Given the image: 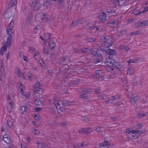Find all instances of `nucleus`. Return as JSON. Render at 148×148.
<instances>
[{
    "instance_id": "nucleus-8",
    "label": "nucleus",
    "mask_w": 148,
    "mask_h": 148,
    "mask_svg": "<svg viewBox=\"0 0 148 148\" xmlns=\"http://www.w3.org/2000/svg\"><path fill=\"white\" fill-rule=\"evenodd\" d=\"M99 148H110V146L108 141H105L99 144Z\"/></svg>"
},
{
    "instance_id": "nucleus-19",
    "label": "nucleus",
    "mask_w": 148,
    "mask_h": 148,
    "mask_svg": "<svg viewBox=\"0 0 148 148\" xmlns=\"http://www.w3.org/2000/svg\"><path fill=\"white\" fill-rule=\"evenodd\" d=\"M4 141L7 143H9L10 142V138L8 137L7 134H4L3 136Z\"/></svg>"
},
{
    "instance_id": "nucleus-53",
    "label": "nucleus",
    "mask_w": 148,
    "mask_h": 148,
    "mask_svg": "<svg viewBox=\"0 0 148 148\" xmlns=\"http://www.w3.org/2000/svg\"><path fill=\"white\" fill-rule=\"evenodd\" d=\"M108 98L109 99V100L105 101V103L107 104L112 103V98L110 97H108Z\"/></svg>"
},
{
    "instance_id": "nucleus-12",
    "label": "nucleus",
    "mask_w": 148,
    "mask_h": 148,
    "mask_svg": "<svg viewBox=\"0 0 148 148\" xmlns=\"http://www.w3.org/2000/svg\"><path fill=\"white\" fill-rule=\"evenodd\" d=\"M143 34V30H140L138 31H136L134 32H132L130 33V35L132 36H134L136 35H140Z\"/></svg>"
},
{
    "instance_id": "nucleus-55",
    "label": "nucleus",
    "mask_w": 148,
    "mask_h": 148,
    "mask_svg": "<svg viewBox=\"0 0 148 148\" xmlns=\"http://www.w3.org/2000/svg\"><path fill=\"white\" fill-rule=\"evenodd\" d=\"M92 4V3L90 1H87L85 3V5L87 6H88Z\"/></svg>"
},
{
    "instance_id": "nucleus-58",
    "label": "nucleus",
    "mask_w": 148,
    "mask_h": 148,
    "mask_svg": "<svg viewBox=\"0 0 148 148\" xmlns=\"http://www.w3.org/2000/svg\"><path fill=\"white\" fill-rule=\"evenodd\" d=\"M88 144L87 142H83L82 144L81 145L80 144V147H84L88 145Z\"/></svg>"
},
{
    "instance_id": "nucleus-35",
    "label": "nucleus",
    "mask_w": 148,
    "mask_h": 148,
    "mask_svg": "<svg viewBox=\"0 0 148 148\" xmlns=\"http://www.w3.org/2000/svg\"><path fill=\"white\" fill-rule=\"evenodd\" d=\"M14 25V21L12 20L8 26L7 29H12Z\"/></svg>"
},
{
    "instance_id": "nucleus-51",
    "label": "nucleus",
    "mask_w": 148,
    "mask_h": 148,
    "mask_svg": "<svg viewBox=\"0 0 148 148\" xmlns=\"http://www.w3.org/2000/svg\"><path fill=\"white\" fill-rule=\"evenodd\" d=\"M43 52L46 55H48L49 54V51L47 49L45 48V47H44L43 49Z\"/></svg>"
},
{
    "instance_id": "nucleus-57",
    "label": "nucleus",
    "mask_w": 148,
    "mask_h": 148,
    "mask_svg": "<svg viewBox=\"0 0 148 148\" xmlns=\"http://www.w3.org/2000/svg\"><path fill=\"white\" fill-rule=\"evenodd\" d=\"M12 124V122L10 120H9L7 121V124L8 127H11Z\"/></svg>"
},
{
    "instance_id": "nucleus-38",
    "label": "nucleus",
    "mask_w": 148,
    "mask_h": 148,
    "mask_svg": "<svg viewBox=\"0 0 148 148\" xmlns=\"http://www.w3.org/2000/svg\"><path fill=\"white\" fill-rule=\"evenodd\" d=\"M79 97L82 99H88L86 93H83L79 95Z\"/></svg>"
},
{
    "instance_id": "nucleus-64",
    "label": "nucleus",
    "mask_w": 148,
    "mask_h": 148,
    "mask_svg": "<svg viewBox=\"0 0 148 148\" xmlns=\"http://www.w3.org/2000/svg\"><path fill=\"white\" fill-rule=\"evenodd\" d=\"M43 15H44V21L47 20L48 19V18L47 16V14H46L43 13Z\"/></svg>"
},
{
    "instance_id": "nucleus-46",
    "label": "nucleus",
    "mask_w": 148,
    "mask_h": 148,
    "mask_svg": "<svg viewBox=\"0 0 148 148\" xmlns=\"http://www.w3.org/2000/svg\"><path fill=\"white\" fill-rule=\"evenodd\" d=\"M102 38L104 40L103 41H109L110 38V37L107 36H103Z\"/></svg>"
},
{
    "instance_id": "nucleus-25",
    "label": "nucleus",
    "mask_w": 148,
    "mask_h": 148,
    "mask_svg": "<svg viewBox=\"0 0 148 148\" xmlns=\"http://www.w3.org/2000/svg\"><path fill=\"white\" fill-rule=\"evenodd\" d=\"M91 51V49L88 48H86L81 49V51L83 53H89Z\"/></svg>"
},
{
    "instance_id": "nucleus-37",
    "label": "nucleus",
    "mask_w": 148,
    "mask_h": 148,
    "mask_svg": "<svg viewBox=\"0 0 148 148\" xmlns=\"http://www.w3.org/2000/svg\"><path fill=\"white\" fill-rule=\"evenodd\" d=\"M112 61V60L110 59H106L105 60V61L104 62L107 65H109L110 64H111V62Z\"/></svg>"
},
{
    "instance_id": "nucleus-44",
    "label": "nucleus",
    "mask_w": 148,
    "mask_h": 148,
    "mask_svg": "<svg viewBox=\"0 0 148 148\" xmlns=\"http://www.w3.org/2000/svg\"><path fill=\"white\" fill-rule=\"evenodd\" d=\"M142 27L147 26L148 25V22L147 21L145 20L143 22H141Z\"/></svg>"
},
{
    "instance_id": "nucleus-22",
    "label": "nucleus",
    "mask_w": 148,
    "mask_h": 148,
    "mask_svg": "<svg viewBox=\"0 0 148 148\" xmlns=\"http://www.w3.org/2000/svg\"><path fill=\"white\" fill-rule=\"evenodd\" d=\"M84 23H83L82 22V19H79L73 22V25L74 26H76L78 25V23L84 24Z\"/></svg>"
},
{
    "instance_id": "nucleus-17",
    "label": "nucleus",
    "mask_w": 148,
    "mask_h": 148,
    "mask_svg": "<svg viewBox=\"0 0 148 148\" xmlns=\"http://www.w3.org/2000/svg\"><path fill=\"white\" fill-rule=\"evenodd\" d=\"M106 52L110 55L113 56L115 55V51L114 49H108L106 51Z\"/></svg>"
},
{
    "instance_id": "nucleus-24",
    "label": "nucleus",
    "mask_w": 148,
    "mask_h": 148,
    "mask_svg": "<svg viewBox=\"0 0 148 148\" xmlns=\"http://www.w3.org/2000/svg\"><path fill=\"white\" fill-rule=\"evenodd\" d=\"M7 31L8 34L9 36H12V35L13 34L14 31L12 29H6Z\"/></svg>"
},
{
    "instance_id": "nucleus-45",
    "label": "nucleus",
    "mask_w": 148,
    "mask_h": 148,
    "mask_svg": "<svg viewBox=\"0 0 148 148\" xmlns=\"http://www.w3.org/2000/svg\"><path fill=\"white\" fill-rule=\"evenodd\" d=\"M38 148H46V147L42 144V143H37Z\"/></svg>"
},
{
    "instance_id": "nucleus-30",
    "label": "nucleus",
    "mask_w": 148,
    "mask_h": 148,
    "mask_svg": "<svg viewBox=\"0 0 148 148\" xmlns=\"http://www.w3.org/2000/svg\"><path fill=\"white\" fill-rule=\"evenodd\" d=\"M16 4V2L15 0H11L9 3L8 5L9 6L12 7L15 6Z\"/></svg>"
},
{
    "instance_id": "nucleus-7",
    "label": "nucleus",
    "mask_w": 148,
    "mask_h": 148,
    "mask_svg": "<svg viewBox=\"0 0 148 148\" xmlns=\"http://www.w3.org/2000/svg\"><path fill=\"white\" fill-rule=\"evenodd\" d=\"M119 21L118 19L113 20L112 22L107 23L108 26L110 27H115L119 24Z\"/></svg>"
},
{
    "instance_id": "nucleus-63",
    "label": "nucleus",
    "mask_w": 148,
    "mask_h": 148,
    "mask_svg": "<svg viewBox=\"0 0 148 148\" xmlns=\"http://www.w3.org/2000/svg\"><path fill=\"white\" fill-rule=\"evenodd\" d=\"M34 131L33 132L34 134L36 135H38L39 134V131L38 130L35 129Z\"/></svg>"
},
{
    "instance_id": "nucleus-59",
    "label": "nucleus",
    "mask_w": 148,
    "mask_h": 148,
    "mask_svg": "<svg viewBox=\"0 0 148 148\" xmlns=\"http://www.w3.org/2000/svg\"><path fill=\"white\" fill-rule=\"evenodd\" d=\"M95 92L97 94H98L101 93V91L100 90L99 88H97L95 89Z\"/></svg>"
},
{
    "instance_id": "nucleus-29",
    "label": "nucleus",
    "mask_w": 148,
    "mask_h": 148,
    "mask_svg": "<svg viewBox=\"0 0 148 148\" xmlns=\"http://www.w3.org/2000/svg\"><path fill=\"white\" fill-rule=\"evenodd\" d=\"M126 34V31L125 30H122L119 32L118 35L119 36H122L125 35Z\"/></svg>"
},
{
    "instance_id": "nucleus-32",
    "label": "nucleus",
    "mask_w": 148,
    "mask_h": 148,
    "mask_svg": "<svg viewBox=\"0 0 148 148\" xmlns=\"http://www.w3.org/2000/svg\"><path fill=\"white\" fill-rule=\"evenodd\" d=\"M101 62L100 59L98 58H95L94 59V63L95 64H97L98 65H101V64L99 63Z\"/></svg>"
},
{
    "instance_id": "nucleus-40",
    "label": "nucleus",
    "mask_w": 148,
    "mask_h": 148,
    "mask_svg": "<svg viewBox=\"0 0 148 148\" xmlns=\"http://www.w3.org/2000/svg\"><path fill=\"white\" fill-rule=\"evenodd\" d=\"M16 73L19 77H21L23 76V74L21 73V70L19 69L16 71Z\"/></svg>"
},
{
    "instance_id": "nucleus-3",
    "label": "nucleus",
    "mask_w": 148,
    "mask_h": 148,
    "mask_svg": "<svg viewBox=\"0 0 148 148\" xmlns=\"http://www.w3.org/2000/svg\"><path fill=\"white\" fill-rule=\"evenodd\" d=\"M41 86L39 82H37L34 85L33 89V90L34 92V97L35 98V94L37 93V92L40 91L41 88Z\"/></svg>"
},
{
    "instance_id": "nucleus-20",
    "label": "nucleus",
    "mask_w": 148,
    "mask_h": 148,
    "mask_svg": "<svg viewBox=\"0 0 148 148\" xmlns=\"http://www.w3.org/2000/svg\"><path fill=\"white\" fill-rule=\"evenodd\" d=\"M52 4V3L51 1L48 0H46V1L43 3V5L44 6H46L47 8H48Z\"/></svg>"
},
{
    "instance_id": "nucleus-61",
    "label": "nucleus",
    "mask_w": 148,
    "mask_h": 148,
    "mask_svg": "<svg viewBox=\"0 0 148 148\" xmlns=\"http://www.w3.org/2000/svg\"><path fill=\"white\" fill-rule=\"evenodd\" d=\"M141 22H138L136 23V25L138 27H142V25L141 24Z\"/></svg>"
},
{
    "instance_id": "nucleus-54",
    "label": "nucleus",
    "mask_w": 148,
    "mask_h": 148,
    "mask_svg": "<svg viewBox=\"0 0 148 148\" xmlns=\"http://www.w3.org/2000/svg\"><path fill=\"white\" fill-rule=\"evenodd\" d=\"M67 125V122H61L58 123V126H66Z\"/></svg>"
},
{
    "instance_id": "nucleus-6",
    "label": "nucleus",
    "mask_w": 148,
    "mask_h": 148,
    "mask_svg": "<svg viewBox=\"0 0 148 148\" xmlns=\"http://www.w3.org/2000/svg\"><path fill=\"white\" fill-rule=\"evenodd\" d=\"M130 102L132 104H134L139 99L140 97L136 95H132L129 98Z\"/></svg>"
},
{
    "instance_id": "nucleus-31",
    "label": "nucleus",
    "mask_w": 148,
    "mask_h": 148,
    "mask_svg": "<svg viewBox=\"0 0 148 148\" xmlns=\"http://www.w3.org/2000/svg\"><path fill=\"white\" fill-rule=\"evenodd\" d=\"M34 103L37 105H40L42 103V101L39 99L34 100Z\"/></svg>"
},
{
    "instance_id": "nucleus-49",
    "label": "nucleus",
    "mask_w": 148,
    "mask_h": 148,
    "mask_svg": "<svg viewBox=\"0 0 148 148\" xmlns=\"http://www.w3.org/2000/svg\"><path fill=\"white\" fill-rule=\"evenodd\" d=\"M79 133L81 134H86V131L85 128H83L79 130Z\"/></svg>"
},
{
    "instance_id": "nucleus-4",
    "label": "nucleus",
    "mask_w": 148,
    "mask_h": 148,
    "mask_svg": "<svg viewBox=\"0 0 148 148\" xmlns=\"http://www.w3.org/2000/svg\"><path fill=\"white\" fill-rule=\"evenodd\" d=\"M148 10V6L145 8L144 10L140 11L137 8H134L133 10V13L136 15H140L144 13L146 11Z\"/></svg>"
},
{
    "instance_id": "nucleus-39",
    "label": "nucleus",
    "mask_w": 148,
    "mask_h": 148,
    "mask_svg": "<svg viewBox=\"0 0 148 148\" xmlns=\"http://www.w3.org/2000/svg\"><path fill=\"white\" fill-rule=\"evenodd\" d=\"M106 12L108 13L109 14H111L112 13H115V11L114 10L112 9H107L106 11Z\"/></svg>"
},
{
    "instance_id": "nucleus-62",
    "label": "nucleus",
    "mask_w": 148,
    "mask_h": 148,
    "mask_svg": "<svg viewBox=\"0 0 148 148\" xmlns=\"http://www.w3.org/2000/svg\"><path fill=\"white\" fill-rule=\"evenodd\" d=\"M125 132L126 134H128L129 133H131V129L130 128L126 129L125 130Z\"/></svg>"
},
{
    "instance_id": "nucleus-16",
    "label": "nucleus",
    "mask_w": 148,
    "mask_h": 148,
    "mask_svg": "<svg viewBox=\"0 0 148 148\" xmlns=\"http://www.w3.org/2000/svg\"><path fill=\"white\" fill-rule=\"evenodd\" d=\"M62 102L61 101H59L58 100L55 101L54 104L57 109H60L61 106L60 105V103H62Z\"/></svg>"
},
{
    "instance_id": "nucleus-5",
    "label": "nucleus",
    "mask_w": 148,
    "mask_h": 148,
    "mask_svg": "<svg viewBox=\"0 0 148 148\" xmlns=\"http://www.w3.org/2000/svg\"><path fill=\"white\" fill-rule=\"evenodd\" d=\"M44 15H43V13H38L35 16V18L36 20L39 22H42L44 21Z\"/></svg>"
},
{
    "instance_id": "nucleus-11",
    "label": "nucleus",
    "mask_w": 148,
    "mask_h": 148,
    "mask_svg": "<svg viewBox=\"0 0 148 148\" xmlns=\"http://www.w3.org/2000/svg\"><path fill=\"white\" fill-rule=\"evenodd\" d=\"M141 60H142L141 58L139 57L133 60L130 59L127 62H128V64H130L132 63H138L139 62H141Z\"/></svg>"
},
{
    "instance_id": "nucleus-13",
    "label": "nucleus",
    "mask_w": 148,
    "mask_h": 148,
    "mask_svg": "<svg viewBox=\"0 0 148 148\" xmlns=\"http://www.w3.org/2000/svg\"><path fill=\"white\" fill-rule=\"evenodd\" d=\"M112 46V43L109 42L103 41V42L102 44V47L105 48H109Z\"/></svg>"
},
{
    "instance_id": "nucleus-9",
    "label": "nucleus",
    "mask_w": 148,
    "mask_h": 148,
    "mask_svg": "<svg viewBox=\"0 0 148 148\" xmlns=\"http://www.w3.org/2000/svg\"><path fill=\"white\" fill-rule=\"evenodd\" d=\"M97 17L98 18L100 21L103 22L106 21V15L105 12H102L100 13L99 16H97Z\"/></svg>"
},
{
    "instance_id": "nucleus-43",
    "label": "nucleus",
    "mask_w": 148,
    "mask_h": 148,
    "mask_svg": "<svg viewBox=\"0 0 148 148\" xmlns=\"http://www.w3.org/2000/svg\"><path fill=\"white\" fill-rule=\"evenodd\" d=\"M82 92L84 93H86L87 94H89L90 92V90L89 89H85L83 90H82Z\"/></svg>"
},
{
    "instance_id": "nucleus-10",
    "label": "nucleus",
    "mask_w": 148,
    "mask_h": 148,
    "mask_svg": "<svg viewBox=\"0 0 148 148\" xmlns=\"http://www.w3.org/2000/svg\"><path fill=\"white\" fill-rule=\"evenodd\" d=\"M124 0H110L112 5L115 8H116L119 4L120 1H123Z\"/></svg>"
},
{
    "instance_id": "nucleus-52",
    "label": "nucleus",
    "mask_w": 148,
    "mask_h": 148,
    "mask_svg": "<svg viewBox=\"0 0 148 148\" xmlns=\"http://www.w3.org/2000/svg\"><path fill=\"white\" fill-rule=\"evenodd\" d=\"M95 129L96 131L98 132H101L102 130V128L99 127H95Z\"/></svg>"
},
{
    "instance_id": "nucleus-36",
    "label": "nucleus",
    "mask_w": 148,
    "mask_h": 148,
    "mask_svg": "<svg viewBox=\"0 0 148 148\" xmlns=\"http://www.w3.org/2000/svg\"><path fill=\"white\" fill-rule=\"evenodd\" d=\"M45 36L46 38V39L47 40H50L51 39V34L49 33H47L45 34Z\"/></svg>"
},
{
    "instance_id": "nucleus-14",
    "label": "nucleus",
    "mask_w": 148,
    "mask_h": 148,
    "mask_svg": "<svg viewBox=\"0 0 148 148\" xmlns=\"http://www.w3.org/2000/svg\"><path fill=\"white\" fill-rule=\"evenodd\" d=\"M28 110V107L26 106H21L19 108L20 112L22 114H23L25 112H27Z\"/></svg>"
},
{
    "instance_id": "nucleus-27",
    "label": "nucleus",
    "mask_w": 148,
    "mask_h": 148,
    "mask_svg": "<svg viewBox=\"0 0 148 148\" xmlns=\"http://www.w3.org/2000/svg\"><path fill=\"white\" fill-rule=\"evenodd\" d=\"M0 71H4L3 62L2 59L0 60Z\"/></svg>"
},
{
    "instance_id": "nucleus-23",
    "label": "nucleus",
    "mask_w": 148,
    "mask_h": 148,
    "mask_svg": "<svg viewBox=\"0 0 148 148\" xmlns=\"http://www.w3.org/2000/svg\"><path fill=\"white\" fill-rule=\"evenodd\" d=\"M3 15L5 18L8 19L12 16V13L10 12H5L4 13Z\"/></svg>"
},
{
    "instance_id": "nucleus-33",
    "label": "nucleus",
    "mask_w": 148,
    "mask_h": 148,
    "mask_svg": "<svg viewBox=\"0 0 148 148\" xmlns=\"http://www.w3.org/2000/svg\"><path fill=\"white\" fill-rule=\"evenodd\" d=\"M143 126V123H140L134 126V128L138 129L139 128H141Z\"/></svg>"
},
{
    "instance_id": "nucleus-21",
    "label": "nucleus",
    "mask_w": 148,
    "mask_h": 148,
    "mask_svg": "<svg viewBox=\"0 0 148 148\" xmlns=\"http://www.w3.org/2000/svg\"><path fill=\"white\" fill-rule=\"evenodd\" d=\"M73 102L72 101H64L62 103L65 106H69L71 105Z\"/></svg>"
},
{
    "instance_id": "nucleus-50",
    "label": "nucleus",
    "mask_w": 148,
    "mask_h": 148,
    "mask_svg": "<svg viewBox=\"0 0 148 148\" xmlns=\"http://www.w3.org/2000/svg\"><path fill=\"white\" fill-rule=\"evenodd\" d=\"M102 71L100 70H98L95 71V74L96 75H101L102 74Z\"/></svg>"
},
{
    "instance_id": "nucleus-41",
    "label": "nucleus",
    "mask_w": 148,
    "mask_h": 148,
    "mask_svg": "<svg viewBox=\"0 0 148 148\" xmlns=\"http://www.w3.org/2000/svg\"><path fill=\"white\" fill-rule=\"evenodd\" d=\"M86 41L88 42H95L96 41V40L94 38H88L86 39Z\"/></svg>"
},
{
    "instance_id": "nucleus-47",
    "label": "nucleus",
    "mask_w": 148,
    "mask_h": 148,
    "mask_svg": "<svg viewBox=\"0 0 148 148\" xmlns=\"http://www.w3.org/2000/svg\"><path fill=\"white\" fill-rule=\"evenodd\" d=\"M86 131V134L90 133L92 131L91 130V128H85Z\"/></svg>"
},
{
    "instance_id": "nucleus-26",
    "label": "nucleus",
    "mask_w": 148,
    "mask_h": 148,
    "mask_svg": "<svg viewBox=\"0 0 148 148\" xmlns=\"http://www.w3.org/2000/svg\"><path fill=\"white\" fill-rule=\"evenodd\" d=\"M79 82L78 79H77L72 81L71 83H69V85L70 86H75V85L78 84Z\"/></svg>"
},
{
    "instance_id": "nucleus-18",
    "label": "nucleus",
    "mask_w": 148,
    "mask_h": 148,
    "mask_svg": "<svg viewBox=\"0 0 148 148\" xmlns=\"http://www.w3.org/2000/svg\"><path fill=\"white\" fill-rule=\"evenodd\" d=\"M49 45L50 48L51 50L53 49L56 46L55 43L52 41H49Z\"/></svg>"
},
{
    "instance_id": "nucleus-42",
    "label": "nucleus",
    "mask_w": 148,
    "mask_h": 148,
    "mask_svg": "<svg viewBox=\"0 0 148 148\" xmlns=\"http://www.w3.org/2000/svg\"><path fill=\"white\" fill-rule=\"evenodd\" d=\"M106 97V94H101L99 95L98 99L100 100H101L104 99Z\"/></svg>"
},
{
    "instance_id": "nucleus-56",
    "label": "nucleus",
    "mask_w": 148,
    "mask_h": 148,
    "mask_svg": "<svg viewBox=\"0 0 148 148\" xmlns=\"http://www.w3.org/2000/svg\"><path fill=\"white\" fill-rule=\"evenodd\" d=\"M29 51L36 52V50L34 47L29 46L28 47Z\"/></svg>"
},
{
    "instance_id": "nucleus-60",
    "label": "nucleus",
    "mask_w": 148,
    "mask_h": 148,
    "mask_svg": "<svg viewBox=\"0 0 148 148\" xmlns=\"http://www.w3.org/2000/svg\"><path fill=\"white\" fill-rule=\"evenodd\" d=\"M82 19V22L83 23H84V24H83V25H84V26H86V25H89L90 23L89 22H84L82 20L83 19L82 18V19Z\"/></svg>"
},
{
    "instance_id": "nucleus-2",
    "label": "nucleus",
    "mask_w": 148,
    "mask_h": 148,
    "mask_svg": "<svg viewBox=\"0 0 148 148\" xmlns=\"http://www.w3.org/2000/svg\"><path fill=\"white\" fill-rule=\"evenodd\" d=\"M12 39V36H8L7 38V42H6L5 41L3 42V44L4 45L1 48V50H3L4 51H5L7 50L6 47H9L11 45Z\"/></svg>"
},
{
    "instance_id": "nucleus-28",
    "label": "nucleus",
    "mask_w": 148,
    "mask_h": 148,
    "mask_svg": "<svg viewBox=\"0 0 148 148\" xmlns=\"http://www.w3.org/2000/svg\"><path fill=\"white\" fill-rule=\"evenodd\" d=\"M110 97L112 101L118 100L121 98L120 96L119 95L112 96Z\"/></svg>"
},
{
    "instance_id": "nucleus-15",
    "label": "nucleus",
    "mask_w": 148,
    "mask_h": 148,
    "mask_svg": "<svg viewBox=\"0 0 148 148\" xmlns=\"http://www.w3.org/2000/svg\"><path fill=\"white\" fill-rule=\"evenodd\" d=\"M4 71H0V82L4 83Z\"/></svg>"
},
{
    "instance_id": "nucleus-34",
    "label": "nucleus",
    "mask_w": 148,
    "mask_h": 148,
    "mask_svg": "<svg viewBox=\"0 0 148 148\" xmlns=\"http://www.w3.org/2000/svg\"><path fill=\"white\" fill-rule=\"evenodd\" d=\"M146 114L143 112H140L138 114V117L140 119L146 116Z\"/></svg>"
},
{
    "instance_id": "nucleus-1",
    "label": "nucleus",
    "mask_w": 148,
    "mask_h": 148,
    "mask_svg": "<svg viewBox=\"0 0 148 148\" xmlns=\"http://www.w3.org/2000/svg\"><path fill=\"white\" fill-rule=\"evenodd\" d=\"M40 1V0H31L30 1L31 6L33 7L34 10H39L42 6V4L39 3Z\"/></svg>"
},
{
    "instance_id": "nucleus-48",
    "label": "nucleus",
    "mask_w": 148,
    "mask_h": 148,
    "mask_svg": "<svg viewBox=\"0 0 148 148\" xmlns=\"http://www.w3.org/2000/svg\"><path fill=\"white\" fill-rule=\"evenodd\" d=\"M66 58H63L61 59L60 61V63L62 64H63L64 63V62H66V60H67Z\"/></svg>"
}]
</instances>
